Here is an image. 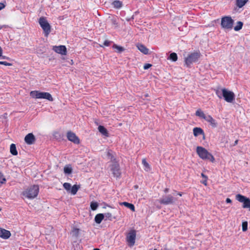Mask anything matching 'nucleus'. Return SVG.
<instances>
[{"label":"nucleus","mask_w":250,"mask_h":250,"mask_svg":"<svg viewBox=\"0 0 250 250\" xmlns=\"http://www.w3.org/2000/svg\"><path fill=\"white\" fill-rule=\"evenodd\" d=\"M177 194H178V195H179L180 196H182L183 194H182V192H178V193H177Z\"/></svg>","instance_id":"obj_51"},{"label":"nucleus","mask_w":250,"mask_h":250,"mask_svg":"<svg viewBox=\"0 0 250 250\" xmlns=\"http://www.w3.org/2000/svg\"><path fill=\"white\" fill-rule=\"evenodd\" d=\"M151 66H152V65L150 63H146L144 65V69L145 70L149 68H150Z\"/></svg>","instance_id":"obj_42"},{"label":"nucleus","mask_w":250,"mask_h":250,"mask_svg":"<svg viewBox=\"0 0 250 250\" xmlns=\"http://www.w3.org/2000/svg\"><path fill=\"white\" fill-rule=\"evenodd\" d=\"M248 0H236L235 4L237 7L240 8L243 7Z\"/></svg>","instance_id":"obj_21"},{"label":"nucleus","mask_w":250,"mask_h":250,"mask_svg":"<svg viewBox=\"0 0 250 250\" xmlns=\"http://www.w3.org/2000/svg\"><path fill=\"white\" fill-rule=\"evenodd\" d=\"M11 236L10 231L4 229L0 228V237L3 239H7Z\"/></svg>","instance_id":"obj_15"},{"label":"nucleus","mask_w":250,"mask_h":250,"mask_svg":"<svg viewBox=\"0 0 250 250\" xmlns=\"http://www.w3.org/2000/svg\"><path fill=\"white\" fill-rule=\"evenodd\" d=\"M111 170L113 174L116 177H119L121 175L120 166L118 164H114L112 165Z\"/></svg>","instance_id":"obj_13"},{"label":"nucleus","mask_w":250,"mask_h":250,"mask_svg":"<svg viewBox=\"0 0 250 250\" xmlns=\"http://www.w3.org/2000/svg\"><path fill=\"white\" fill-rule=\"evenodd\" d=\"M0 64L4 65L5 66H11L12 65L11 63L7 62L5 61H0Z\"/></svg>","instance_id":"obj_41"},{"label":"nucleus","mask_w":250,"mask_h":250,"mask_svg":"<svg viewBox=\"0 0 250 250\" xmlns=\"http://www.w3.org/2000/svg\"><path fill=\"white\" fill-rule=\"evenodd\" d=\"M164 191L165 193H167V192H168V191H169V188H166L164 189Z\"/></svg>","instance_id":"obj_47"},{"label":"nucleus","mask_w":250,"mask_h":250,"mask_svg":"<svg viewBox=\"0 0 250 250\" xmlns=\"http://www.w3.org/2000/svg\"><path fill=\"white\" fill-rule=\"evenodd\" d=\"M73 61L72 60H71V64H73Z\"/></svg>","instance_id":"obj_52"},{"label":"nucleus","mask_w":250,"mask_h":250,"mask_svg":"<svg viewBox=\"0 0 250 250\" xmlns=\"http://www.w3.org/2000/svg\"><path fill=\"white\" fill-rule=\"evenodd\" d=\"M238 142V140H236L234 142V146H236V145H237Z\"/></svg>","instance_id":"obj_50"},{"label":"nucleus","mask_w":250,"mask_h":250,"mask_svg":"<svg viewBox=\"0 0 250 250\" xmlns=\"http://www.w3.org/2000/svg\"><path fill=\"white\" fill-rule=\"evenodd\" d=\"M55 134H59V133L58 132H56Z\"/></svg>","instance_id":"obj_56"},{"label":"nucleus","mask_w":250,"mask_h":250,"mask_svg":"<svg viewBox=\"0 0 250 250\" xmlns=\"http://www.w3.org/2000/svg\"><path fill=\"white\" fill-rule=\"evenodd\" d=\"M111 42L110 41L106 40L104 42L103 45H100V46H101V47H104V46H108L110 45Z\"/></svg>","instance_id":"obj_39"},{"label":"nucleus","mask_w":250,"mask_h":250,"mask_svg":"<svg viewBox=\"0 0 250 250\" xmlns=\"http://www.w3.org/2000/svg\"><path fill=\"white\" fill-rule=\"evenodd\" d=\"M236 198L239 202L243 203V207L244 208H250V199L249 198L239 194L236 196Z\"/></svg>","instance_id":"obj_9"},{"label":"nucleus","mask_w":250,"mask_h":250,"mask_svg":"<svg viewBox=\"0 0 250 250\" xmlns=\"http://www.w3.org/2000/svg\"><path fill=\"white\" fill-rule=\"evenodd\" d=\"M168 59L171 60L173 62H176L178 59L177 55L176 53H171Z\"/></svg>","instance_id":"obj_29"},{"label":"nucleus","mask_w":250,"mask_h":250,"mask_svg":"<svg viewBox=\"0 0 250 250\" xmlns=\"http://www.w3.org/2000/svg\"><path fill=\"white\" fill-rule=\"evenodd\" d=\"M205 120L209 123L212 127H215L217 126V123L216 121L210 115L206 116Z\"/></svg>","instance_id":"obj_16"},{"label":"nucleus","mask_w":250,"mask_h":250,"mask_svg":"<svg viewBox=\"0 0 250 250\" xmlns=\"http://www.w3.org/2000/svg\"><path fill=\"white\" fill-rule=\"evenodd\" d=\"M121 205H123L126 207V208H129L132 211H135V207L132 204L126 202H124L122 203H121Z\"/></svg>","instance_id":"obj_23"},{"label":"nucleus","mask_w":250,"mask_h":250,"mask_svg":"<svg viewBox=\"0 0 250 250\" xmlns=\"http://www.w3.org/2000/svg\"><path fill=\"white\" fill-rule=\"evenodd\" d=\"M201 176L204 178L205 179H207L208 177L207 176H206L204 173H201Z\"/></svg>","instance_id":"obj_45"},{"label":"nucleus","mask_w":250,"mask_h":250,"mask_svg":"<svg viewBox=\"0 0 250 250\" xmlns=\"http://www.w3.org/2000/svg\"><path fill=\"white\" fill-rule=\"evenodd\" d=\"M98 203L96 202H91L90 203V208L92 210H95L98 207Z\"/></svg>","instance_id":"obj_30"},{"label":"nucleus","mask_w":250,"mask_h":250,"mask_svg":"<svg viewBox=\"0 0 250 250\" xmlns=\"http://www.w3.org/2000/svg\"><path fill=\"white\" fill-rule=\"evenodd\" d=\"M233 24V20L230 17H224L221 19V25L225 29L230 30Z\"/></svg>","instance_id":"obj_6"},{"label":"nucleus","mask_w":250,"mask_h":250,"mask_svg":"<svg viewBox=\"0 0 250 250\" xmlns=\"http://www.w3.org/2000/svg\"><path fill=\"white\" fill-rule=\"evenodd\" d=\"M142 164L144 167V169L145 171H149L151 170V167L149 164L146 162V159L145 158L143 159Z\"/></svg>","instance_id":"obj_22"},{"label":"nucleus","mask_w":250,"mask_h":250,"mask_svg":"<svg viewBox=\"0 0 250 250\" xmlns=\"http://www.w3.org/2000/svg\"><path fill=\"white\" fill-rule=\"evenodd\" d=\"M207 179H205V180L204 181H203V182H202V183H203L204 185H207Z\"/></svg>","instance_id":"obj_49"},{"label":"nucleus","mask_w":250,"mask_h":250,"mask_svg":"<svg viewBox=\"0 0 250 250\" xmlns=\"http://www.w3.org/2000/svg\"><path fill=\"white\" fill-rule=\"evenodd\" d=\"M93 250H100L99 249L96 248V249H94Z\"/></svg>","instance_id":"obj_54"},{"label":"nucleus","mask_w":250,"mask_h":250,"mask_svg":"<svg viewBox=\"0 0 250 250\" xmlns=\"http://www.w3.org/2000/svg\"><path fill=\"white\" fill-rule=\"evenodd\" d=\"M226 202L227 203H231L232 202L231 200L229 198L226 199Z\"/></svg>","instance_id":"obj_44"},{"label":"nucleus","mask_w":250,"mask_h":250,"mask_svg":"<svg viewBox=\"0 0 250 250\" xmlns=\"http://www.w3.org/2000/svg\"><path fill=\"white\" fill-rule=\"evenodd\" d=\"M30 95L35 99H44L51 102L53 101V98L51 95L48 92L35 90L31 91Z\"/></svg>","instance_id":"obj_3"},{"label":"nucleus","mask_w":250,"mask_h":250,"mask_svg":"<svg viewBox=\"0 0 250 250\" xmlns=\"http://www.w3.org/2000/svg\"><path fill=\"white\" fill-rule=\"evenodd\" d=\"M196 152L199 157L203 160H209L211 162H214L215 161L213 156L202 146H197Z\"/></svg>","instance_id":"obj_2"},{"label":"nucleus","mask_w":250,"mask_h":250,"mask_svg":"<svg viewBox=\"0 0 250 250\" xmlns=\"http://www.w3.org/2000/svg\"><path fill=\"white\" fill-rule=\"evenodd\" d=\"M104 218V215L103 213L97 214L95 217V221L97 224H100Z\"/></svg>","instance_id":"obj_20"},{"label":"nucleus","mask_w":250,"mask_h":250,"mask_svg":"<svg viewBox=\"0 0 250 250\" xmlns=\"http://www.w3.org/2000/svg\"><path fill=\"white\" fill-rule=\"evenodd\" d=\"M10 153L13 155H17L18 154L16 146L14 144H12L10 145Z\"/></svg>","instance_id":"obj_25"},{"label":"nucleus","mask_w":250,"mask_h":250,"mask_svg":"<svg viewBox=\"0 0 250 250\" xmlns=\"http://www.w3.org/2000/svg\"><path fill=\"white\" fill-rule=\"evenodd\" d=\"M134 188H138V186H137V185H136V186H134Z\"/></svg>","instance_id":"obj_53"},{"label":"nucleus","mask_w":250,"mask_h":250,"mask_svg":"<svg viewBox=\"0 0 250 250\" xmlns=\"http://www.w3.org/2000/svg\"><path fill=\"white\" fill-rule=\"evenodd\" d=\"M104 217H105V220H109L110 221H111L114 217H113V216L112 214L110 212H107L104 213Z\"/></svg>","instance_id":"obj_33"},{"label":"nucleus","mask_w":250,"mask_h":250,"mask_svg":"<svg viewBox=\"0 0 250 250\" xmlns=\"http://www.w3.org/2000/svg\"><path fill=\"white\" fill-rule=\"evenodd\" d=\"M193 133L194 136L197 137L199 135H204L203 130L200 127H194L193 129Z\"/></svg>","instance_id":"obj_18"},{"label":"nucleus","mask_w":250,"mask_h":250,"mask_svg":"<svg viewBox=\"0 0 250 250\" xmlns=\"http://www.w3.org/2000/svg\"><path fill=\"white\" fill-rule=\"evenodd\" d=\"M154 250H157V249H154Z\"/></svg>","instance_id":"obj_58"},{"label":"nucleus","mask_w":250,"mask_h":250,"mask_svg":"<svg viewBox=\"0 0 250 250\" xmlns=\"http://www.w3.org/2000/svg\"><path fill=\"white\" fill-rule=\"evenodd\" d=\"M215 91L217 97L221 99L222 97V93H221L222 91L220 90L219 89H217L215 90Z\"/></svg>","instance_id":"obj_38"},{"label":"nucleus","mask_w":250,"mask_h":250,"mask_svg":"<svg viewBox=\"0 0 250 250\" xmlns=\"http://www.w3.org/2000/svg\"><path fill=\"white\" fill-rule=\"evenodd\" d=\"M221 91L222 96L227 102L232 103L235 100V94L232 91H229L226 88H223Z\"/></svg>","instance_id":"obj_8"},{"label":"nucleus","mask_w":250,"mask_h":250,"mask_svg":"<svg viewBox=\"0 0 250 250\" xmlns=\"http://www.w3.org/2000/svg\"><path fill=\"white\" fill-rule=\"evenodd\" d=\"M63 188L66 190H69L71 189V184L68 183H64L63 184Z\"/></svg>","instance_id":"obj_37"},{"label":"nucleus","mask_w":250,"mask_h":250,"mask_svg":"<svg viewBox=\"0 0 250 250\" xmlns=\"http://www.w3.org/2000/svg\"><path fill=\"white\" fill-rule=\"evenodd\" d=\"M195 115L198 117H200L204 119H205L206 116L204 114V113L200 109H198L195 112Z\"/></svg>","instance_id":"obj_27"},{"label":"nucleus","mask_w":250,"mask_h":250,"mask_svg":"<svg viewBox=\"0 0 250 250\" xmlns=\"http://www.w3.org/2000/svg\"><path fill=\"white\" fill-rule=\"evenodd\" d=\"M201 54L199 52H193L189 54L185 59V63L187 67H190L193 62H196L200 57Z\"/></svg>","instance_id":"obj_5"},{"label":"nucleus","mask_w":250,"mask_h":250,"mask_svg":"<svg viewBox=\"0 0 250 250\" xmlns=\"http://www.w3.org/2000/svg\"><path fill=\"white\" fill-rule=\"evenodd\" d=\"M136 231L135 229L130 230L127 234L126 241L130 247H133L135 243Z\"/></svg>","instance_id":"obj_7"},{"label":"nucleus","mask_w":250,"mask_h":250,"mask_svg":"<svg viewBox=\"0 0 250 250\" xmlns=\"http://www.w3.org/2000/svg\"><path fill=\"white\" fill-rule=\"evenodd\" d=\"M2 49L1 47L0 46V57L1 56H2Z\"/></svg>","instance_id":"obj_46"},{"label":"nucleus","mask_w":250,"mask_h":250,"mask_svg":"<svg viewBox=\"0 0 250 250\" xmlns=\"http://www.w3.org/2000/svg\"><path fill=\"white\" fill-rule=\"evenodd\" d=\"M52 49L56 53L62 55H66L67 54V49L65 45L53 46Z\"/></svg>","instance_id":"obj_12"},{"label":"nucleus","mask_w":250,"mask_h":250,"mask_svg":"<svg viewBox=\"0 0 250 250\" xmlns=\"http://www.w3.org/2000/svg\"><path fill=\"white\" fill-rule=\"evenodd\" d=\"M80 229L78 228H74L72 230V233L73 234V236L75 237H78L79 235Z\"/></svg>","instance_id":"obj_31"},{"label":"nucleus","mask_w":250,"mask_h":250,"mask_svg":"<svg viewBox=\"0 0 250 250\" xmlns=\"http://www.w3.org/2000/svg\"><path fill=\"white\" fill-rule=\"evenodd\" d=\"M79 188H80V186H77L76 185H75L73 186H72V187L71 188V192L72 194L75 195L77 193Z\"/></svg>","instance_id":"obj_28"},{"label":"nucleus","mask_w":250,"mask_h":250,"mask_svg":"<svg viewBox=\"0 0 250 250\" xmlns=\"http://www.w3.org/2000/svg\"><path fill=\"white\" fill-rule=\"evenodd\" d=\"M1 209L0 208V211H1Z\"/></svg>","instance_id":"obj_57"},{"label":"nucleus","mask_w":250,"mask_h":250,"mask_svg":"<svg viewBox=\"0 0 250 250\" xmlns=\"http://www.w3.org/2000/svg\"><path fill=\"white\" fill-rule=\"evenodd\" d=\"M67 139L75 144H79L80 143V139L76 135L71 131H69L67 133Z\"/></svg>","instance_id":"obj_11"},{"label":"nucleus","mask_w":250,"mask_h":250,"mask_svg":"<svg viewBox=\"0 0 250 250\" xmlns=\"http://www.w3.org/2000/svg\"><path fill=\"white\" fill-rule=\"evenodd\" d=\"M113 48H114V49H117V52H119V53L123 52L125 50L124 48L123 47L120 46H118V45H117L116 44H114L113 45Z\"/></svg>","instance_id":"obj_34"},{"label":"nucleus","mask_w":250,"mask_h":250,"mask_svg":"<svg viewBox=\"0 0 250 250\" xmlns=\"http://www.w3.org/2000/svg\"><path fill=\"white\" fill-rule=\"evenodd\" d=\"M98 130L105 137L109 136V134L107 130L104 126L99 125L98 126Z\"/></svg>","instance_id":"obj_19"},{"label":"nucleus","mask_w":250,"mask_h":250,"mask_svg":"<svg viewBox=\"0 0 250 250\" xmlns=\"http://www.w3.org/2000/svg\"><path fill=\"white\" fill-rule=\"evenodd\" d=\"M2 28V26L0 25V30Z\"/></svg>","instance_id":"obj_55"},{"label":"nucleus","mask_w":250,"mask_h":250,"mask_svg":"<svg viewBox=\"0 0 250 250\" xmlns=\"http://www.w3.org/2000/svg\"><path fill=\"white\" fill-rule=\"evenodd\" d=\"M243 25V23L242 22H241V21L237 22V25L235 26L234 28V30L236 31L240 30V29H242Z\"/></svg>","instance_id":"obj_32"},{"label":"nucleus","mask_w":250,"mask_h":250,"mask_svg":"<svg viewBox=\"0 0 250 250\" xmlns=\"http://www.w3.org/2000/svg\"><path fill=\"white\" fill-rule=\"evenodd\" d=\"M111 21V22L113 24L115 25L116 26H117L118 23H117L116 19H113Z\"/></svg>","instance_id":"obj_43"},{"label":"nucleus","mask_w":250,"mask_h":250,"mask_svg":"<svg viewBox=\"0 0 250 250\" xmlns=\"http://www.w3.org/2000/svg\"><path fill=\"white\" fill-rule=\"evenodd\" d=\"M161 204L167 205L169 204H173L174 203V198L170 194H169L159 200Z\"/></svg>","instance_id":"obj_10"},{"label":"nucleus","mask_w":250,"mask_h":250,"mask_svg":"<svg viewBox=\"0 0 250 250\" xmlns=\"http://www.w3.org/2000/svg\"><path fill=\"white\" fill-rule=\"evenodd\" d=\"M39 23L42 28L44 36L47 37L51 32V26L45 17H42L39 20Z\"/></svg>","instance_id":"obj_4"},{"label":"nucleus","mask_w":250,"mask_h":250,"mask_svg":"<svg viewBox=\"0 0 250 250\" xmlns=\"http://www.w3.org/2000/svg\"><path fill=\"white\" fill-rule=\"evenodd\" d=\"M6 181V179L4 177L3 174L0 172V186L1 184L4 183Z\"/></svg>","instance_id":"obj_35"},{"label":"nucleus","mask_w":250,"mask_h":250,"mask_svg":"<svg viewBox=\"0 0 250 250\" xmlns=\"http://www.w3.org/2000/svg\"><path fill=\"white\" fill-rule=\"evenodd\" d=\"M63 171L64 173L70 174L72 172V168L71 165H66L63 168Z\"/></svg>","instance_id":"obj_24"},{"label":"nucleus","mask_w":250,"mask_h":250,"mask_svg":"<svg viewBox=\"0 0 250 250\" xmlns=\"http://www.w3.org/2000/svg\"><path fill=\"white\" fill-rule=\"evenodd\" d=\"M36 138L34 135L30 133L26 135L24 138V141L28 145H32L34 144Z\"/></svg>","instance_id":"obj_14"},{"label":"nucleus","mask_w":250,"mask_h":250,"mask_svg":"<svg viewBox=\"0 0 250 250\" xmlns=\"http://www.w3.org/2000/svg\"><path fill=\"white\" fill-rule=\"evenodd\" d=\"M1 57L2 59H9L8 57H7L5 56H2Z\"/></svg>","instance_id":"obj_48"},{"label":"nucleus","mask_w":250,"mask_h":250,"mask_svg":"<svg viewBox=\"0 0 250 250\" xmlns=\"http://www.w3.org/2000/svg\"><path fill=\"white\" fill-rule=\"evenodd\" d=\"M39 192V187L37 185H33L25 189L22 195L29 199H33L36 198Z\"/></svg>","instance_id":"obj_1"},{"label":"nucleus","mask_w":250,"mask_h":250,"mask_svg":"<svg viewBox=\"0 0 250 250\" xmlns=\"http://www.w3.org/2000/svg\"><path fill=\"white\" fill-rule=\"evenodd\" d=\"M242 230L246 231L248 229V222L247 221H244L242 222Z\"/></svg>","instance_id":"obj_36"},{"label":"nucleus","mask_w":250,"mask_h":250,"mask_svg":"<svg viewBox=\"0 0 250 250\" xmlns=\"http://www.w3.org/2000/svg\"><path fill=\"white\" fill-rule=\"evenodd\" d=\"M6 1H4L3 2H0V11L3 9H4L6 6Z\"/></svg>","instance_id":"obj_40"},{"label":"nucleus","mask_w":250,"mask_h":250,"mask_svg":"<svg viewBox=\"0 0 250 250\" xmlns=\"http://www.w3.org/2000/svg\"><path fill=\"white\" fill-rule=\"evenodd\" d=\"M112 5H113V6L115 8L119 9V8H120L121 7H122V6L123 5V4H122V2L121 1H119V0H114L112 2Z\"/></svg>","instance_id":"obj_26"},{"label":"nucleus","mask_w":250,"mask_h":250,"mask_svg":"<svg viewBox=\"0 0 250 250\" xmlns=\"http://www.w3.org/2000/svg\"><path fill=\"white\" fill-rule=\"evenodd\" d=\"M137 48L143 54L147 55L148 54L149 50L146 47L142 44H138L137 45Z\"/></svg>","instance_id":"obj_17"}]
</instances>
